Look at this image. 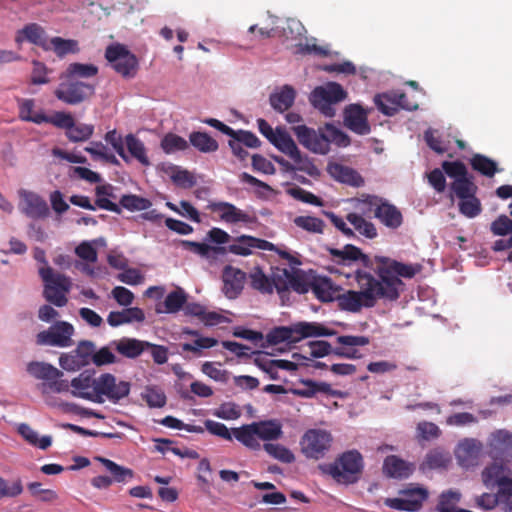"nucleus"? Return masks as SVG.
<instances>
[{
    "label": "nucleus",
    "mask_w": 512,
    "mask_h": 512,
    "mask_svg": "<svg viewBox=\"0 0 512 512\" xmlns=\"http://www.w3.org/2000/svg\"><path fill=\"white\" fill-rule=\"evenodd\" d=\"M356 280L360 291L349 290L337 296L341 309L358 312L363 307H373L378 299H384L377 279L370 273L358 270Z\"/></svg>",
    "instance_id": "1"
},
{
    "label": "nucleus",
    "mask_w": 512,
    "mask_h": 512,
    "mask_svg": "<svg viewBox=\"0 0 512 512\" xmlns=\"http://www.w3.org/2000/svg\"><path fill=\"white\" fill-rule=\"evenodd\" d=\"M378 263L375 271L379 277L377 282L384 294V299L396 300L399 297V289L403 285L399 277L412 278L418 268L385 257H376Z\"/></svg>",
    "instance_id": "2"
},
{
    "label": "nucleus",
    "mask_w": 512,
    "mask_h": 512,
    "mask_svg": "<svg viewBox=\"0 0 512 512\" xmlns=\"http://www.w3.org/2000/svg\"><path fill=\"white\" fill-rule=\"evenodd\" d=\"M234 438L251 450H260L261 441L270 443L283 435L282 424L277 419L256 421L233 428Z\"/></svg>",
    "instance_id": "3"
},
{
    "label": "nucleus",
    "mask_w": 512,
    "mask_h": 512,
    "mask_svg": "<svg viewBox=\"0 0 512 512\" xmlns=\"http://www.w3.org/2000/svg\"><path fill=\"white\" fill-rule=\"evenodd\" d=\"M335 332L315 322H299L289 327H277L267 335L269 343H295L307 337L332 336Z\"/></svg>",
    "instance_id": "4"
},
{
    "label": "nucleus",
    "mask_w": 512,
    "mask_h": 512,
    "mask_svg": "<svg viewBox=\"0 0 512 512\" xmlns=\"http://www.w3.org/2000/svg\"><path fill=\"white\" fill-rule=\"evenodd\" d=\"M19 117L37 125L51 124L57 128H75V121L70 113L52 112L46 114L42 109H36L33 99L19 101Z\"/></svg>",
    "instance_id": "5"
},
{
    "label": "nucleus",
    "mask_w": 512,
    "mask_h": 512,
    "mask_svg": "<svg viewBox=\"0 0 512 512\" xmlns=\"http://www.w3.org/2000/svg\"><path fill=\"white\" fill-rule=\"evenodd\" d=\"M263 135L281 152L288 155L297 164V169L310 176L319 174L318 168L307 159H303L287 130H260Z\"/></svg>",
    "instance_id": "6"
},
{
    "label": "nucleus",
    "mask_w": 512,
    "mask_h": 512,
    "mask_svg": "<svg viewBox=\"0 0 512 512\" xmlns=\"http://www.w3.org/2000/svg\"><path fill=\"white\" fill-rule=\"evenodd\" d=\"M39 274L44 281L45 299L57 307H63L67 304V293H69L72 283L69 277L55 273L49 266L39 269Z\"/></svg>",
    "instance_id": "7"
},
{
    "label": "nucleus",
    "mask_w": 512,
    "mask_h": 512,
    "mask_svg": "<svg viewBox=\"0 0 512 512\" xmlns=\"http://www.w3.org/2000/svg\"><path fill=\"white\" fill-rule=\"evenodd\" d=\"M347 92L336 82L315 87L309 96L311 104L326 117L335 115L334 105L346 99Z\"/></svg>",
    "instance_id": "8"
},
{
    "label": "nucleus",
    "mask_w": 512,
    "mask_h": 512,
    "mask_svg": "<svg viewBox=\"0 0 512 512\" xmlns=\"http://www.w3.org/2000/svg\"><path fill=\"white\" fill-rule=\"evenodd\" d=\"M105 140L113 147L115 152H117L123 160L128 161V156L125 150V148H127L129 154L142 165H150V160L146 154L144 144L134 135L128 134L125 139H123V137L118 134L117 130H109L105 136Z\"/></svg>",
    "instance_id": "9"
},
{
    "label": "nucleus",
    "mask_w": 512,
    "mask_h": 512,
    "mask_svg": "<svg viewBox=\"0 0 512 512\" xmlns=\"http://www.w3.org/2000/svg\"><path fill=\"white\" fill-rule=\"evenodd\" d=\"M61 82L56 88L55 97L69 105H77L95 94V86L79 80L71 79L65 75L60 77Z\"/></svg>",
    "instance_id": "10"
},
{
    "label": "nucleus",
    "mask_w": 512,
    "mask_h": 512,
    "mask_svg": "<svg viewBox=\"0 0 512 512\" xmlns=\"http://www.w3.org/2000/svg\"><path fill=\"white\" fill-rule=\"evenodd\" d=\"M105 58L111 67L123 78L131 79L137 74L139 62L137 57L124 45H110L106 48Z\"/></svg>",
    "instance_id": "11"
},
{
    "label": "nucleus",
    "mask_w": 512,
    "mask_h": 512,
    "mask_svg": "<svg viewBox=\"0 0 512 512\" xmlns=\"http://www.w3.org/2000/svg\"><path fill=\"white\" fill-rule=\"evenodd\" d=\"M363 467L361 454L356 450L343 453L339 459L330 466V474L338 482L353 483Z\"/></svg>",
    "instance_id": "12"
},
{
    "label": "nucleus",
    "mask_w": 512,
    "mask_h": 512,
    "mask_svg": "<svg viewBox=\"0 0 512 512\" xmlns=\"http://www.w3.org/2000/svg\"><path fill=\"white\" fill-rule=\"evenodd\" d=\"M358 203L360 205L374 207L375 218L390 229L395 230L403 223L401 211L395 205L390 204L377 196H363V198L358 199Z\"/></svg>",
    "instance_id": "13"
},
{
    "label": "nucleus",
    "mask_w": 512,
    "mask_h": 512,
    "mask_svg": "<svg viewBox=\"0 0 512 512\" xmlns=\"http://www.w3.org/2000/svg\"><path fill=\"white\" fill-rule=\"evenodd\" d=\"M332 435L323 429H309L301 438L302 453L311 459H320L329 451L332 443Z\"/></svg>",
    "instance_id": "14"
},
{
    "label": "nucleus",
    "mask_w": 512,
    "mask_h": 512,
    "mask_svg": "<svg viewBox=\"0 0 512 512\" xmlns=\"http://www.w3.org/2000/svg\"><path fill=\"white\" fill-rule=\"evenodd\" d=\"M74 327L66 321H58L47 330L37 334V344L56 347H70L73 345L72 336Z\"/></svg>",
    "instance_id": "15"
},
{
    "label": "nucleus",
    "mask_w": 512,
    "mask_h": 512,
    "mask_svg": "<svg viewBox=\"0 0 512 512\" xmlns=\"http://www.w3.org/2000/svg\"><path fill=\"white\" fill-rule=\"evenodd\" d=\"M99 402L104 401L103 397L116 403L128 396L130 392V383L128 381L118 380L110 373L102 374L98 377Z\"/></svg>",
    "instance_id": "16"
},
{
    "label": "nucleus",
    "mask_w": 512,
    "mask_h": 512,
    "mask_svg": "<svg viewBox=\"0 0 512 512\" xmlns=\"http://www.w3.org/2000/svg\"><path fill=\"white\" fill-rule=\"evenodd\" d=\"M401 497L387 498L385 504L396 510L417 511L428 497V491L424 488H408L400 491Z\"/></svg>",
    "instance_id": "17"
},
{
    "label": "nucleus",
    "mask_w": 512,
    "mask_h": 512,
    "mask_svg": "<svg viewBox=\"0 0 512 512\" xmlns=\"http://www.w3.org/2000/svg\"><path fill=\"white\" fill-rule=\"evenodd\" d=\"M71 395L92 402H99L98 378L89 371L80 373L70 382Z\"/></svg>",
    "instance_id": "18"
},
{
    "label": "nucleus",
    "mask_w": 512,
    "mask_h": 512,
    "mask_svg": "<svg viewBox=\"0 0 512 512\" xmlns=\"http://www.w3.org/2000/svg\"><path fill=\"white\" fill-rule=\"evenodd\" d=\"M254 248L277 251L281 257L285 259L289 258V254L287 252L278 251L273 243L248 235H241L237 237L234 243L229 246L228 250L236 255L247 256L252 253V249Z\"/></svg>",
    "instance_id": "19"
},
{
    "label": "nucleus",
    "mask_w": 512,
    "mask_h": 512,
    "mask_svg": "<svg viewBox=\"0 0 512 512\" xmlns=\"http://www.w3.org/2000/svg\"><path fill=\"white\" fill-rule=\"evenodd\" d=\"M18 194L20 197L19 210L27 217L40 219L48 215V205L38 194L25 189L19 190Z\"/></svg>",
    "instance_id": "20"
},
{
    "label": "nucleus",
    "mask_w": 512,
    "mask_h": 512,
    "mask_svg": "<svg viewBox=\"0 0 512 512\" xmlns=\"http://www.w3.org/2000/svg\"><path fill=\"white\" fill-rule=\"evenodd\" d=\"M299 142L314 153L326 154L329 151V140L323 130H295Z\"/></svg>",
    "instance_id": "21"
},
{
    "label": "nucleus",
    "mask_w": 512,
    "mask_h": 512,
    "mask_svg": "<svg viewBox=\"0 0 512 512\" xmlns=\"http://www.w3.org/2000/svg\"><path fill=\"white\" fill-rule=\"evenodd\" d=\"M25 40L41 47L45 51L50 50V40L48 39L46 31L37 23L27 24L17 32L15 42L21 44Z\"/></svg>",
    "instance_id": "22"
},
{
    "label": "nucleus",
    "mask_w": 512,
    "mask_h": 512,
    "mask_svg": "<svg viewBox=\"0 0 512 512\" xmlns=\"http://www.w3.org/2000/svg\"><path fill=\"white\" fill-rule=\"evenodd\" d=\"M209 207L212 212L217 213L220 219L226 223H251L254 221L251 215L228 202L211 203Z\"/></svg>",
    "instance_id": "23"
},
{
    "label": "nucleus",
    "mask_w": 512,
    "mask_h": 512,
    "mask_svg": "<svg viewBox=\"0 0 512 512\" xmlns=\"http://www.w3.org/2000/svg\"><path fill=\"white\" fill-rule=\"evenodd\" d=\"M481 443L473 438H465L459 442L455 449V456L463 467L474 464L481 450Z\"/></svg>",
    "instance_id": "24"
},
{
    "label": "nucleus",
    "mask_w": 512,
    "mask_h": 512,
    "mask_svg": "<svg viewBox=\"0 0 512 512\" xmlns=\"http://www.w3.org/2000/svg\"><path fill=\"white\" fill-rule=\"evenodd\" d=\"M224 293L228 298H235L243 289L245 273L240 269L226 266L223 271Z\"/></svg>",
    "instance_id": "25"
},
{
    "label": "nucleus",
    "mask_w": 512,
    "mask_h": 512,
    "mask_svg": "<svg viewBox=\"0 0 512 512\" xmlns=\"http://www.w3.org/2000/svg\"><path fill=\"white\" fill-rule=\"evenodd\" d=\"M489 446L496 457L512 458V434L504 429L493 432Z\"/></svg>",
    "instance_id": "26"
},
{
    "label": "nucleus",
    "mask_w": 512,
    "mask_h": 512,
    "mask_svg": "<svg viewBox=\"0 0 512 512\" xmlns=\"http://www.w3.org/2000/svg\"><path fill=\"white\" fill-rule=\"evenodd\" d=\"M327 170L331 177L341 183H345L354 187H361L364 185V179L362 176L356 170L348 166L332 163L328 165Z\"/></svg>",
    "instance_id": "27"
},
{
    "label": "nucleus",
    "mask_w": 512,
    "mask_h": 512,
    "mask_svg": "<svg viewBox=\"0 0 512 512\" xmlns=\"http://www.w3.org/2000/svg\"><path fill=\"white\" fill-rule=\"evenodd\" d=\"M328 251L339 263L348 264L350 261L359 260L366 267L371 265L369 257L363 254L359 248L350 244L344 246L343 249L329 248Z\"/></svg>",
    "instance_id": "28"
},
{
    "label": "nucleus",
    "mask_w": 512,
    "mask_h": 512,
    "mask_svg": "<svg viewBox=\"0 0 512 512\" xmlns=\"http://www.w3.org/2000/svg\"><path fill=\"white\" fill-rule=\"evenodd\" d=\"M414 470V466L397 456L386 457L383 464L384 473L393 478H407Z\"/></svg>",
    "instance_id": "29"
},
{
    "label": "nucleus",
    "mask_w": 512,
    "mask_h": 512,
    "mask_svg": "<svg viewBox=\"0 0 512 512\" xmlns=\"http://www.w3.org/2000/svg\"><path fill=\"white\" fill-rule=\"evenodd\" d=\"M295 97V89L290 85H284L279 90L271 93L269 101L275 110H278L282 113L293 105Z\"/></svg>",
    "instance_id": "30"
},
{
    "label": "nucleus",
    "mask_w": 512,
    "mask_h": 512,
    "mask_svg": "<svg viewBox=\"0 0 512 512\" xmlns=\"http://www.w3.org/2000/svg\"><path fill=\"white\" fill-rule=\"evenodd\" d=\"M344 124L346 128H369L367 112L357 104H350L344 110Z\"/></svg>",
    "instance_id": "31"
},
{
    "label": "nucleus",
    "mask_w": 512,
    "mask_h": 512,
    "mask_svg": "<svg viewBox=\"0 0 512 512\" xmlns=\"http://www.w3.org/2000/svg\"><path fill=\"white\" fill-rule=\"evenodd\" d=\"M27 371L36 379L44 380V382L52 380V378H60L63 376L62 371L45 362H30L27 365Z\"/></svg>",
    "instance_id": "32"
},
{
    "label": "nucleus",
    "mask_w": 512,
    "mask_h": 512,
    "mask_svg": "<svg viewBox=\"0 0 512 512\" xmlns=\"http://www.w3.org/2000/svg\"><path fill=\"white\" fill-rule=\"evenodd\" d=\"M95 460L103 464L106 470L111 474L112 483H125L133 478V471L124 466L118 465L110 459L97 456Z\"/></svg>",
    "instance_id": "33"
},
{
    "label": "nucleus",
    "mask_w": 512,
    "mask_h": 512,
    "mask_svg": "<svg viewBox=\"0 0 512 512\" xmlns=\"http://www.w3.org/2000/svg\"><path fill=\"white\" fill-rule=\"evenodd\" d=\"M114 345L115 349L123 356L128 358H135L139 356L144 350H146V346L149 345V342L131 338H123L114 342Z\"/></svg>",
    "instance_id": "34"
},
{
    "label": "nucleus",
    "mask_w": 512,
    "mask_h": 512,
    "mask_svg": "<svg viewBox=\"0 0 512 512\" xmlns=\"http://www.w3.org/2000/svg\"><path fill=\"white\" fill-rule=\"evenodd\" d=\"M311 292L322 302H330L337 299L336 290L327 278L315 279L311 285Z\"/></svg>",
    "instance_id": "35"
},
{
    "label": "nucleus",
    "mask_w": 512,
    "mask_h": 512,
    "mask_svg": "<svg viewBox=\"0 0 512 512\" xmlns=\"http://www.w3.org/2000/svg\"><path fill=\"white\" fill-rule=\"evenodd\" d=\"M17 431L29 444L37 446L42 450H46L52 444L51 436H43L39 438L38 433L35 430H33L28 424H19Z\"/></svg>",
    "instance_id": "36"
},
{
    "label": "nucleus",
    "mask_w": 512,
    "mask_h": 512,
    "mask_svg": "<svg viewBox=\"0 0 512 512\" xmlns=\"http://www.w3.org/2000/svg\"><path fill=\"white\" fill-rule=\"evenodd\" d=\"M187 301V294L182 288L171 291L163 302L164 309L157 308V312L176 313Z\"/></svg>",
    "instance_id": "37"
},
{
    "label": "nucleus",
    "mask_w": 512,
    "mask_h": 512,
    "mask_svg": "<svg viewBox=\"0 0 512 512\" xmlns=\"http://www.w3.org/2000/svg\"><path fill=\"white\" fill-rule=\"evenodd\" d=\"M347 220L362 236L369 239H373L377 236V229L375 225L372 222L367 221L362 215L349 213L347 215Z\"/></svg>",
    "instance_id": "38"
},
{
    "label": "nucleus",
    "mask_w": 512,
    "mask_h": 512,
    "mask_svg": "<svg viewBox=\"0 0 512 512\" xmlns=\"http://www.w3.org/2000/svg\"><path fill=\"white\" fill-rule=\"evenodd\" d=\"M374 104L386 116H394L399 112L392 90L375 95Z\"/></svg>",
    "instance_id": "39"
},
{
    "label": "nucleus",
    "mask_w": 512,
    "mask_h": 512,
    "mask_svg": "<svg viewBox=\"0 0 512 512\" xmlns=\"http://www.w3.org/2000/svg\"><path fill=\"white\" fill-rule=\"evenodd\" d=\"M49 44L50 50H53L59 58L79 52L78 42L73 39H64L57 36L51 38Z\"/></svg>",
    "instance_id": "40"
},
{
    "label": "nucleus",
    "mask_w": 512,
    "mask_h": 512,
    "mask_svg": "<svg viewBox=\"0 0 512 512\" xmlns=\"http://www.w3.org/2000/svg\"><path fill=\"white\" fill-rule=\"evenodd\" d=\"M98 73V68L94 64H84V63H71L68 65L66 71L63 75L78 80L79 78L88 79L91 77H95Z\"/></svg>",
    "instance_id": "41"
},
{
    "label": "nucleus",
    "mask_w": 512,
    "mask_h": 512,
    "mask_svg": "<svg viewBox=\"0 0 512 512\" xmlns=\"http://www.w3.org/2000/svg\"><path fill=\"white\" fill-rule=\"evenodd\" d=\"M505 469L506 468L503 464L497 462L486 467L482 472L484 484L487 487L499 486L507 477L505 475Z\"/></svg>",
    "instance_id": "42"
},
{
    "label": "nucleus",
    "mask_w": 512,
    "mask_h": 512,
    "mask_svg": "<svg viewBox=\"0 0 512 512\" xmlns=\"http://www.w3.org/2000/svg\"><path fill=\"white\" fill-rule=\"evenodd\" d=\"M189 139L191 144L200 152L211 153L218 149L217 141L205 132L195 131L191 133Z\"/></svg>",
    "instance_id": "43"
},
{
    "label": "nucleus",
    "mask_w": 512,
    "mask_h": 512,
    "mask_svg": "<svg viewBox=\"0 0 512 512\" xmlns=\"http://www.w3.org/2000/svg\"><path fill=\"white\" fill-rule=\"evenodd\" d=\"M167 174L175 185L181 188H191L196 184L194 175L188 170L179 166H171L167 170Z\"/></svg>",
    "instance_id": "44"
},
{
    "label": "nucleus",
    "mask_w": 512,
    "mask_h": 512,
    "mask_svg": "<svg viewBox=\"0 0 512 512\" xmlns=\"http://www.w3.org/2000/svg\"><path fill=\"white\" fill-rule=\"evenodd\" d=\"M292 272L287 269H277L271 278L273 289L275 288L281 299L284 301L286 294L289 291L291 283Z\"/></svg>",
    "instance_id": "45"
},
{
    "label": "nucleus",
    "mask_w": 512,
    "mask_h": 512,
    "mask_svg": "<svg viewBox=\"0 0 512 512\" xmlns=\"http://www.w3.org/2000/svg\"><path fill=\"white\" fill-rule=\"evenodd\" d=\"M450 461L451 456L448 451L435 448L427 453L424 464L430 469H439L445 468Z\"/></svg>",
    "instance_id": "46"
},
{
    "label": "nucleus",
    "mask_w": 512,
    "mask_h": 512,
    "mask_svg": "<svg viewBox=\"0 0 512 512\" xmlns=\"http://www.w3.org/2000/svg\"><path fill=\"white\" fill-rule=\"evenodd\" d=\"M460 498L461 494L458 491H445L439 497L436 510L438 512H458L461 508H458L456 504L460 501Z\"/></svg>",
    "instance_id": "47"
},
{
    "label": "nucleus",
    "mask_w": 512,
    "mask_h": 512,
    "mask_svg": "<svg viewBox=\"0 0 512 512\" xmlns=\"http://www.w3.org/2000/svg\"><path fill=\"white\" fill-rule=\"evenodd\" d=\"M250 284L252 288L261 293L271 294L273 292V284L271 279L267 277L259 268H254L249 274Z\"/></svg>",
    "instance_id": "48"
},
{
    "label": "nucleus",
    "mask_w": 512,
    "mask_h": 512,
    "mask_svg": "<svg viewBox=\"0 0 512 512\" xmlns=\"http://www.w3.org/2000/svg\"><path fill=\"white\" fill-rule=\"evenodd\" d=\"M263 449L269 456L280 462L290 464L295 460V456L292 451L281 444L264 443Z\"/></svg>",
    "instance_id": "49"
},
{
    "label": "nucleus",
    "mask_w": 512,
    "mask_h": 512,
    "mask_svg": "<svg viewBox=\"0 0 512 512\" xmlns=\"http://www.w3.org/2000/svg\"><path fill=\"white\" fill-rule=\"evenodd\" d=\"M119 202L123 208L129 211H144L152 205L150 200L133 194L123 195Z\"/></svg>",
    "instance_id": "50"
},
{
    "label": "nucleus",
    "mask_w": 512,
    "mask_h": 512,
    "mask_svg": "<svg viewBox=\"0 0 512 512\" xmlns=\"http://www.w3.org/2000/svg\"><path fill=\"white\" fill-rule=\"evenodd\" d=\"M293 222L297 227L310 233L321 234L325 227L323 220L312 216H297Z\"/></svg>",
    "instance_id": "51"
},
{
    "label": "nucleus",
    "mask_w": 512,
    "mask_h": 512,
    "mask_svg": "<svg viewBox=\"0 0 512 512\" xmlns=\"http://www.w3.org/2000/svg\"><path fill=\"white\" fill-rule=\"evenodd\" d=\"M141 395L151 408H161L166 404V395L163 390L158 387L148 386Z\"/></svg>",
    "instance_id": "52"
},
{
    "label": "nucleus",
    "mask_w": 512,
    "mask_h": 512,
    "mask_svg": "<svg viewBox=\"0 0 512 512\" xmlns=\"http://www.w3.org/2000/svg\"><path fill=\"white\" fill-rule=\"evenodd\" d=\"M471 165L474 170L487 177H492L497 171L496 162L480 154H477L472 158Z\"/></svg>",
    "instance_id": "53"
},
{
    "label": "nucleus",
    "mask_w": 512,
    "mask_h": 512,
    "mask_svg": "<svg viewBox=\"0 0 512 512\" xmlns=\"http://www.w3.org/2000/svg\"><path fill=\"white\" fill-rule=\"evenodd\" d=\"M161 147L167 154L183 151L188 148V142L173 133H168L161 141Z\"/></svg>",
    "instance_id": "54"
},
{
    "label": "nucleus",
    "mask_w": 512,
    "mask_h": 512,
    "mask_svg": "<svg viewBox=\"0 0 512 512\" xmlns=\"http://www.w3.org/2000/svg\"><path fill=\"white\" fill-rule=\"evenodd\" d=\"M39 390L43 395H50V393H64L70 392V383L67 380L60 378H52L47 382L38 385Z\"/></svg>",
    "instance_id": "55"
},
{
    "label": "nucleus",
    "mask_w": 512,
    "mask_h": 512,
    "mask_svg": "<svg viewBox=\"0 0 512 512\" xmlns=\"http://www.w3.org/2000/svg\"><path fill=\"white\" fill-rule=\"evenodd\" d=\"M452 190L455 195L460 199H465L474 196L477 190L475 184L465 178H458L452 184Z\"/></svg>",
    "instance_id": "56"
},
{
    "label": "nucleus",
    "mask_w": 512,
    "mask_h": 512,
    "mask_svg": "<svg viewBox=\"0 0 512 512\" xmlns=\"http://www.w3.org/2000/svg\"><path fill=\"white\" fill-rule=\"evenodd\" d=\"M312 282H310L305 274L298 270L292 272L291 283L289 290H293L298 294H305L311 291Z\"/></svg>",
    "instance_id": "57"
},
{
    "label": "nucleus",
    "mask_w": 512,
    "mask_h": 512,
    "mask_svg": "<svg viewBox=\"0 0 512 512\" xmlns=\"http://www.w3.org/2000/svg\"><path fill=\"white\" fill-rule=\"evenodd\" d=\"M33 69L31 73L30 82L33 85H42L49 83L50 79L48 74L51 72L47 66L40 61L33 60L32 62Z\"/></svg>",
    "instance_id": "58"
},
{
    "label": "nucleus",
    "mask_w": 512,
    "mask_h": 512,
    "mask_svg": "<svg viewBox=\"0 0 512 512\" xmlns=\"http://www.w3.org/2000/svg\"><path fill=\"white\" fill-rule=\"evenodd\" d=\"M460 212L468 218H474L481 212V203L478 198L474 196L460 200Z\"/></svg>",
    "instance_id": "59"
},
{
    "label": "nucleus",
    "mask_w": 512,
    "mask_h": 512,
    "mask_svg": "<svg viewBox=\"0 0 512 512\" xmlns=\"http://www.w3.org/2000/svg\"><path fill=\"white\" fill-rule=\"evenodd\" d=\"M230 135V137L237 139L241 144L250 148H257L260 145L259 139L247 130H222Z\"/></svg>",
    "instance_id": "60"
},
{
    "label": "nucleus",
    "mask_w": 512,
    "mask_h": 512,
    "mask_svg": "<svg viewBox=\"0 0 512 512\" xmlns=\"http://www.w3.org/2000/svg\"><path fill=\"white\" fill-rule=\"evenodd\" d=\"M180 245L183 249L190 251L194 254L200 255L202 257H208L211 250H213L215 253H219L222 248H214L210 247L209 245L205 243H199L189 240H181Z\"/></svg>",
    "instance_id": "61"
},
{
    "label": "nucleus",
    "mask_w": 512,
    "mask_h": 512,
    "mask_svg": "<svg viewBox=\"0 0 512 512\" xmlns=\"http://www.w3.org/2000/svg\"><path fill=\"white\" fill-rule=\"evenodd\" d=\"M217 344V340L209 337H198L192 343L181 344L182 351H191L195 354H200L202 349H208L214 347Z\"/></svg>",
    "instance_id": "62"
},
{
    "label": "nucleus",
    "mask_w": 512,
    "mask_h": 512,
    "mask_svg": "<svg viewBox=\"0 0 512 512\" xmlns=\"http://www.w3.org/2000/svg\"><path fill=\"white\" fill-rule=\"evenodd\" d=\"M202 372L211 379L218 382H227L229 373L220 369V364L214 362H204L201 368Z\"/></svg>",
    "instance_id": "63"
},
{
    "label": "nucleus",
    "mask_w": 512,
    "mask_h": 512,
    "mask_svg": "<svg viewBox=\"0 0 512 512\" xmlns=\"http://www.w3.org/2000/svg\"><path fill=\"white\" fill-rule=\"evenodd\" d=\"M490 229L494 235L505 236L512 232V220L506 215H501L491 223Z\"/></svg>",
    "instance_id": "64"
}]
</instances>
